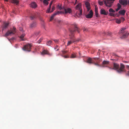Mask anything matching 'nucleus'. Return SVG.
I'll return each mask as SVG.
<instances>
[{
  "label": "nucleus",
  "instance_id": "1",
  "mask_svg": "<svg viewBox=\"0 0 129 129\" xmlns=\"http://www.w3.org/2000/svg\"><path fill=\"white\" fill-rule=\"evenodd\" d=\"M69 31L70 33V34L69 35V38L70 40L68 41L67 46H69L72 43L75 42H78L80 40V39L76 38L74 35V32L76 31H77L78 33L80 32L79 29L76 24H73L72 28L69 29Z\"/></svg>",
  "mask_w": 129,
  "mask_h": 129
},
{
  "label": "nucleus",
  "instance_id": "2",
  "mask_svg": "<svg viewBox=\"0 0 129 129\" xmlns=\"http://www.w3.org/2000/svg\"><path fill=\"white\" fill-rule=\"evenodd\" d=\"M125 68L124 65L122 63H120V67L119 64L113 62V70H116L119 73L121 74L125 72L126 70Z\"/></svg>",
  "mask_w": 129,
  "mask_h": 129
},
{
  "label": "nucleus",
  "instance_id": "3",
  "mask_svg": "<svg viewBox=\"0 0 129 129\" xmlns=\"http://www.w3.org/2000/svg\"><path fill=\"white\" fill-rule=\"evenodd\" d=\"M126 28L124 27L121 28L119 31V33L121 34L120 38L124 39L126 38L129 35V33L127 31L125 30Z\"/></svg>",
  "mask_w": 129,
  "mask_h": 129
},
{
  "label": "nucleus",
  "instance_id": "4",
  "mask_svg": "<svg viewBox=\"0 0 129 129\" xmlns=\"http://www.w3.org/2000/svg\"><path fill=\"white\" fill-rule=\"evenodd\" d=\"M98 58L96 57L93 58L89 57L88 58L86 62L90 64L92 63L95 66H99V65L97 63V61H96V60H98Z\"/></svg>",
  "mask_w": 129,
  "mask_h": 129
},
{
  "label": "nucleus",
  "instance_id": "5",
  "mask_svg": "<svg viewBox=\"0 0 129 129\" xmlns=\"http://www.w3.org/2000/svg\"><path fill=\"white\" fill-rule=\"evenodd\" d=\"M81 4L79 3L75 7L76 10H77L76 12V14H78L79 16H81L82 14V9L81 8Z\"/></svg>",
  "mask_w": 129,
  "mask_h": 129
},
{
  "label": "nucleus",
  "instance_id": "6",
  "mask_svg": "<svg viewBox=\"0 0 129 129\" xmlns=\"http://www.w3.org/2000/svg\"><path fill=\"white\" fill-rule=\"evenodd\" d=\"M16 28L14 27L13 29H11L10 30H8L5 34V36L7 37L14 34L16 32Z\"/></svg>",
  "mask_w": 129,
  "mask_h": 129
},
{
  "label": "nucleus",
  "instance_id": "7",
  "mask_svg": "<svg viewBox=\"0 0 129 129\" xmlns=\"http://www.w3.org/2000/svg\"><path fill=\"white\" fill-rule=\"evenodd\" d=\"M104 2L106 5L109 7H111L113 4V0H105Z\"/></svg>",
  "mask_w": 129,
  "mask_h": 129
},
{
  "label": "nucleus",
  "instance_id": "8",
  "mask_svg": "<svg viewBox=\"0 0 129 129\" xmlns=\"http://www.w3.org/2000/svg\"><path fill=\"white\" fill-rule=\"evenodd\" d=\"M31 45L29 44H28L25 45L23 48V50L29 52L30 51Z\"/></svg>",
  "mask_w": 129,
  "mask_h": 129
},
{
  "label": "nucleus",
  "instance_id": "9",
  "mask_svg": "<svg viewBox=\"0 0 129 129\" xmlns=\"http://www.w3.org/2000/svg\"><path fill=\"white\" fill-rule=\"evenodd\" d=\"M37 26V23L36 21H33L29 25V27L30 28L33 29L35 28Z\"/></svg>",
  "mask_w": 129,
  "mask_h": 129
},
{
  "label": "nucleus",
  "instance_id": "10",
  "mask_svg": "<svg viewBox=\"0 0 129 129\" xmlns=\"http://www.w3.org/2000/svg\"><path fill=\"white\" fill-rule=\"evenodd\" d=\"M93 14V13L92 11L91 10L90 11L89 13L85 15V17L86 18H90L92 17Z\"/></svg>",
  "mask_w": 129,
  "mask_h": 129
},
{
  "label": "nucleus",
  "instance_id": "11",
  "mask_svg": "<svg viewBox=\"0 0 129 129\" xmlns=\"http://www.w3.org/2000/svg\"><path fill=\"white\" fill-rule=\"evenodd\" d=\"M41 54L42 55L47 54L50 56L52 55V53H49L48 50H44L41 53Z\"/></svg>",
  "mask_w": 129,
  "mask_h": 129
},
{
  "label": "nucleus",
  "instance_id": "12",
  "mask_svg": "<svg viewBox=\"0 0 129 129\" xmlns=\"http://www.w3.org/2000/svg\"><path fill=\"white\" fill-rule=\"evenodd\" d=\"M119 3L122 5H126L127 4V1L125 0H119Z\"/></svg>",
  "mask_w": 129,
  "mask_h": 129
},
{
  "label": "nucleus",
  "instance_id": "13",
  "mask_svg": "<svg viewBox=\"0 0 129 129\" xmlns=\"http://www.w3.org/2000/svg\"><path fill=\"white\" fill-rule=\"evenodd\" d=\"M100 13L101 14L107 15L108 14V12H106L103 9H102L100 10Z\"/></svg>",
  "mask_w": 129,
  "mask_h": 129
},
{
  "label": "nucleus",
  "instance_id": "14",
  "mask_svg": "<svg viewBox=\"0 0 129 129\" xmlns=\"http://www.w3.org/2000/svg\"><path fill=\"white\" fill-rule=\"evenodd\" d=\"M9 23H4L2 27V30H3L7 28L9 25Z\"/></svg>",
  "mask_w": 129,
  "mask_h": 129
},
{
  "label": "nucleus",
  "instance_id": "15",
  "mask_svg": "<svg viewBox=\"0 0 129 129\" xmlns=\"http://www.w3.org/2000/svg\"><path fill=\"white\" fill-rule=\"evenodd\" d=\"M85 5L87 10V11H88L90 9V3L88 2H86L85 3Z\"/></svg>",
  "mask_w": 129,
  "mask_h": 129
},
{
  "label": "nucleus",
  "instance_id": "16",
  "mask_svg": "<svg viewBox=\"0 0 129 129\" xmlns=\"http://www.w3.org/2000/svg\"><path fill=\"white\" fill-rule=\"evenodd\" d=\"M102 63L103 67H105L109 64V62L108 61L104 60Z\"/></svg>",
  "mask_w": 129,
  "mask_h": 129
},
{
  "label": "nucleus",
  "instance_id": "17",
  "mask_svg": "<svg viewBox=\"0 0 129 129\" xmlns=\"http://www.w3.org/2000/svg\"><path fill=\"white\" fill-rule=\"evenodd\" d=\"M36 18V15L35 13L32 14L30 16V18L31 20H34Z\"/></svg>",
  "mask_w": 129,
  "mask_h": 129
},
{
  "label": "nucleus",
  "instance_id": "18",
  "mask_svg": "<svg viewBox=\"0 0 129 129\" xmlns=\"http://www.w3.org/2000/svg\"><path fill=\"white\" fill-rule=\"evenodd\" d=\"M65 13L67 14L68 13H70L72 12V10L70 8H67L64 9Z\"/></svg>",
  "mask_w": 129,
  "mask_h": 129
},
{
  "label": "nucleus",
  "instance_id": "19",
  "mask_svg": "<svg viewBox=\"0 0 129 129\" xmlns=\"http://www.w3.org/2000/svg\"><path fill=\"white\" fill-rule=\"evenodd\" d=\"M31 7L33 8H35L37 7V5L35 3L32 2L30 4Z\"/></svg>",
  "mask_w": 129,
  "mask_h": 129
},
{
  "label": "nucleus",
  "instance_id": "20",
  "mask_svg": "<svg viewBox=\"0 0 129 129\" xmlns=\"http://www.w3.org/2000/svg\"><path fill=\"white\" fill-rule=\"evenodd\" d=\"M125 11L124 10H123L119 11V13L120 14L124 15H125Z\"/></svg>",
  "mask_w": 129,
  "mask_h": 129
},
{
  "label": "nucleus",
  "instance_id": "21",
  "mask_svg": "<svg viewBox=\"0 0 129 129\" xmlns=\"http://www.w3.org/2000/svg\"><path fill=\"white\" fill-rule=\"evenodd\" d=\"M109 11L110 12L109 15L111 16H113V9L110 8L109 9Z\"/></svg>",
  "mask_w": 129,
  "mask_h": 129
},
{
  "label": "nucleus",
  "instance_id": "22",
  "mask_svg": "<svg viewBox=\"0 0 129 129\" xmlns=\"http://www.w3.org/2000/svg\"><path fill=\"white\" fill-rule=\"evenodd\" d=\"M95 13L96 17H98V8L97 7H95Z\"/></svg>",
  "mask_w": 129,
  "mask_h": 129
},
{
  "label": "nucleus",
  "instance_id": "23",
  "mask_svg": "<svg viewBox=\"0 0 129 129\" xmlns=\"http://www.w3.org/2000/svg\"><path fill=\"white\" fill-rule=\"evenodd\" d=\"M117 6L118 7V8L116 9V11H118L120 9L121 7V5L119 3H118L117 4Z\"/></svg>",
  "mask_w": 129,
  "mask_h": 129
},
{
  "label": "nucleus",
  "instance_id": "24",
  "mask_svg": "<svg viewBox=\"0 0 129 129\" xmlns=\"http://www.w3.org/2000/svg\"><path fill=\"white\" fill-rule=\"evenodd\" d=\"M25 35V33H23L20 36V38L21 39V41H23L24 40L22 38L24 37Z\"/></svg>",
  "mask_w": 129,
  "mask_h": 129
},
{
  "label": "nucleus",
  "instance_id": "25",
  "mask_svg": "<svg viewBox=\"0 0 129 129\" xmlns=\"http://www.w3.org/2000/svg\"><path fill=\"white\" fill-rule=\"evenodd\" d=\"M39 34V31L35 32L34 33L33 36H34V37H35L37 36Z\"/></svg>",
  "mask_w": 129,
  "mask_h": 129
},
{
  "label": "nucleus",
  "instance_id": "26",
  "mask_svg": "<svg viewBox=\"0 0 129 129\" xmlns=\"http://www.w3.org/2000/svg\"><path fill=\"white\" fill-rule=\"evenodd\" d=\"M115 21L116 23L118 24H120L121 22V20L120 19H116Z\"/></svg>",
  "mask_w": 129,
  "mask_h": 129
},
{
  "label": "nucleus",
  "instance_id": "27",
  "mask_svg": "<svg viewBox=\"0 0 129 129\" xmlns=\"http://www.w3.org/2000/svg\"><path fill=\"white\" fill-rule=\"evenodd\" d=\"M12 3L16 4L18 3V1L17 0H12Z\"/></svg>",
  "mask_w": 129,
  "mask_h": 129
},
{
  "label": "nucleus",
  "instance_id": "28",
  "mask_svg": "<svg viewBox=\"0 0 129 129\" xmlns=\"http://www.w3.org/2000/svg\"><path fill=\"white\" fill-rule=\"evenodd\" d=\"M76 57V55L75 54H72L71 56H70L71 58H74Z\"/></svg>",
  "mask_w": 129,
  "mask_h": 129
},
{
  "label": "nucleus",
  "instance_id": "29",
  "mask_svg": "<svg viewBox=\"0 0 129 129\" xmlns=\"http://www.w3.org/2000/svg\"><path fill=\"white\" fill-rule=\"evenodd\" d=\"M47 1V0H44L43 2V3L47 5H48L49 3Z\"/></svg>",
  "mask_w": 129,
  "mask_h": 129
},
{
  "label": "nucleus",
  "instance_id": "30",
  "mask_svg": "<svg viewBox=\"0 0 129 129\" xmlns=\"http://www.w3.org/2000/svg\"><path fill=\"white\" fill-rule=\"evenodd\" d=\"M59 13V11H58L56 12L53 14L52 15L54 17L55 15L58 14Z\"/></svg>",
  "mask_w": 129,
  "mask_h": 129
},
{
  "label": "nucleus",
  "instance_id": "31",
  "mask_svg": "<svg viewBox=\"0 0 129 129\" xmlns=\"http://www.w3.org/2000/svg\"><path fill=\"white\" fill-rule=\"evenodd\" d=\"M53 40L56 43H59V41L57 39H53Z\"/></svg>",
  "mask_w": 129,
  "mask_h": 129
},
{
  "label": "nucleus",
  "instance_id": "32",
  "mask_svg": "<svg viewBox=\"0 0 129 129\" xmlns=\"http://www.w3.org/2000/svg\"><path fill=\"white\" fill-rule=\"evenodd\" d=\"M98 3L99 5L101 6H102L103 5V2L99 1Z\"/></svg>",
  "mask_w": 129,
  "mask_h": 129
},
{
  "label": "nucleus",
  "instance_id": "33",
  "mask_svg": "<svg viewBox=\"0 0 129 129\" xmlns=\"http://www.w3.org/2000/svg\"><path fill=\"white\" fill-rule=\"evenodd\" d=\"M50 8H49L46 11V13H50Z\"/></svg>",
  "mask_w": 129,
  "mask_h": 129
},
{
  "label": "nucleus",
  "instance_id": "34",
  "mask_svg": "<svg viewBox=\"0 0 129 129\" xmlns=\"http://www.w3.org/2000/svg\"><path fill=\"white\" fill-rule=\"evenodd\" d=\"M55 9V7L54 6H53L52 9V10L50 11V13H51Z\"/></svg>",
  "mask_w": 129,
  "mask_h": 129
},
{
  "label": "nucleus",
  "instance_id": "35",
  "mask_svg": "<svg viewBox=\"0 0 129 129\" xmlns=\"http://www.w3.org/2000/svg\"><path fill=\"white\" fill-rule=\"evenodd\" d=\"M52 43V41H49L47 43V45H50Z\"/></svg>",
  "mask_w": 129,
  "mask_h": 129
},
{
  "label": "nucleus",
  "instance_id": "36",
  "mask_svg": "<svg viewBox=\"0 0 129 129\" xmlns=\"http://www.w3.org/2000/svg\"><path fill=\"white\" fill-rule=\"evenodd\" d=\"M43 39L42 38H41L37 42V43H40L41 41H42Z\"/></svg>",
  "mask_w": 129,
  "mask_h": 129
},
{
  "label": "nucleus",
  "instance_id": "37",
  "mask_svg": "<svg viewBox=\"0 0 129 129\" xmlns=\"http://www.w3.org/2000/svg\"><path fill=\"white\" fill-rule=\"evenodd\" d=\"M54 17V16H53V15H52L51 16V17H50V21H51L53 19Z\"/></svg>",
  "mask_w": 129,
  "mask_h": 129
},
{
  "label": "nucleus",
  "instance_id": "38",
  "mask_svg": "<svg viewBox=\"0 0 129 129\" xmlns=\"http://www.w3.org/2000/svg\"><path fill=\"white\" fill-rule=\"evenodd\" d=\"M88 28H87L85 27L84 28L83 31H87L88 30Z\"/></svg>",
  "mask_w": 129,
  "mask_h": 129
},
{
  "label": "nucleus",
  "instance_id": "39",
  "mask_svg": "<svg viewBox=\"0 0 129 129\" xmlns=\"http://www.w3.org/2000/svg\"><path fill=\"white\" fill-rule=\"evenodd\" d=\"M120 19L121 20V21H122V22L124 21L125 20L124 18L123 17H121Z\"/></svg>",
  "mask_w": 129,
  "mask_h": 129
},
{
  "label": "nucleus",
  "instance_id": "40",
  "mask_svg": "<svg viewBox=\"0 0 129 129\" xmlns=\"http://www.w3.org/2000/svg\"><path fill=\"white\" fill-rule=\"evenodd\" d=\"M61 56L62 57H64V58H68L69 57L68 55L63 56V55H61Z\"/></svg>",
  "mask_w": 129,
  "mask_h": 129
},
{
  "label": "nucleus",
  "instance_id": "41",
  "mask_svg": "<svg viewBox=\"0 0 129 129\" xmlns=\"http://www.w3.org/2000/svg\"><path fill=\"white\" fill-rule=\"evenodd\" d=\"M62 52L63 54H65L67 53V51H62Z\"/></svg>",
  "mask_w": 129,
  "mask_h": 129
},
{
  "label": "nucleus",
  "instance_id": "42",
  "mask_svg": "<svg viewBox=\"0 0 129 129\" xmlns=\"http://www.w3.org/2000/svg\"><path fill=\"white\" fill-rule=\"evenodd\" d=\"M52 2L49 5V8H51V6L52 5Z\"/></svg>",
  "mask_w": 129,
  "mask_h": 129
},
{
  "label": "nucleus",
  "instance_id": "43",
  "mask_svg": "<svg viewBox=\"0 0 129 129\" xmlns=\"http://www.w3.org/2000/svg\"><path fill=\"white\" fill-rule=\"evenodd\" d=\"M19 30L20 31H23V28L21 27H20L19 28Z\"/></svg>",
  "mask_w": 129,
  "mask_h": 129
},
{
  "label": "nucleus",
  "instance_id": "44",
  "mask_svg": "<svg viewBox=\"0 0 129 129\" xmlns=\"http://www.w3.org/2000/svg\"><path fill=\"white\" fill-rule=\"evenodd\" d=\"M58 8L60 9V10H61V9H62V8L60 6H59V5L58 6Z\"/></svg>",
  "mask_w": 129,
  "mask_h": 129
},
{
  "label": "nucleus",
  "instance_id": "45",
  "mask_svg": "<svg viewBox=\"0 0 129 129\" xmlns=\"http://www.w3.org/2000/svg\"><path fill=\"white\" fill-rule=\"evenodd\" d=\"M61 20H58L57 21V22L59 24L61 23Z\"/></svg>",
  "mask_w": 129,
  "mask_h": 129
},
{
  "label": "nucleus",
  "instance_id": "46",
  "mask_svg": "<svg viewBox=\"0 0 129 129\" xmlns=\"http://www.w3.org/2000/svg\"><path fill=\"white\" fill-rule=\"evenodd\" d=\"M127 75L129 76V71L127 72V73L126 74Z\"/></svg>",
  "mask_w": 129,
  "mask_h": 129
},
{
  "label": "nucleus",
  "instance_id": "47",
  "mask_svg": "<svg viewBox=\"0 0 129 129\" xmlns=\"http://www.w3.org/2000/svg\"><path fill=\"white\" fill-rule=\"evenodd\" d=\"M58 47V45H56V47L54 49H56V48H57Z\"/></svg>",
  "mask_w": 129,
  "mask_h": 129
},
{
  "label": "nucleus",
  "instance_id": "48",
  "mask_svg": "<svg viewBox=\"0 0 129 129\" xmlns=\"http://www.w3.org/2000/svg\"><path fill=\"white\" fill-rule=\"evenodd\" d=\"M126 67L128 69L129 68V66L127 65L126 66Z\"/></svg>",
  "mask_w": 129,
  "mask_h": 129
},
{
  "label": "nucleus",
  "instance_id": "49",
  "mask_svg": "<svg viewBox=\"0 0 129 129\" xmlns=\"http://www.w3.org/2000/svg\"><path fill=\"white\" fill-rule=\"evenodd\" d=\"M113 56H117L116 55V54H114V53H113Z\"/></svg>",
  "mask_w": 129,
  "mask_h": 129
},
{
  "label": "nucleus",
  "instance_id": "50",
  "mask_svg": "<svg viewBox=\"0 0 129 129\" xmlns=\"http://www.w3.org/2000/svg\"><path fill=\"white\" fill-rule=\"evenodd\" d=\"M59 50V48H58L56 50V51H58V50Z\"/></svg>",
  "mask_w": 129,
  "mask_h": 129
},
{
  "label": "nucleus",
  "instance_id": "51",
  "mask_svg": "<svg viewBox=\"0 0 129 129\" xmlns=\"http://www.w3.org/2000/svg\"><path fill=\"white\" fill-rule=\"evenodd\" d=\"M123 62L125 63H126L127 62V61H124Z\"/></svg>",
  "mask_w": 129,
  "mask_h": 129
},
{
  "label": "nucleus",
  "instance_id": "52",
  "mask_svg": "<svg viewBox=\"0 0 129 129\" xmlns=\"http://www.w3.org/2000/svg\"><path fill=\"white\" fill-rule=\"evenodd\" d=\"M4 0L6 1H8V0Z\"/></svg>",
  "mask_w": 129,
  "mask_h": 129
},
{
  "label": "nucleus",
  "instance_id": "53",
  "mask_svg": "<svg viewBox=\"0 0 129 129\" xmlns=\"http://www.w3.org/2000/svg\"><path fill=\"white\" fill-rule=\"evenodd\" d=\"M77 0H76V2L77 3Z\"/></svg>",
  "mask_w": 129,
  "mask_h": 129
},
{
  "label": "nucleus",
  "instance_id": "54",
  "mask_svg": "<svg viewBox=\"0 0 129 129\" xmlns=\"http://www.w3.org/2000/svg\"><path fill=\"white\" fill-rule=\"evenodd\" d=\"M113 13L115 12V11L114 10H113Z\"/></svg>",
  "mask_w": 129,
  "mask_h": 129
},
{
  "label": "nucleus",
  "instance_id": "55",
  "mask_svg": "<svg viewBox=\"0 0 129 129\" xmlns=\"http://www.w3.org/2000/svg\"><path fill=\"white\" fill-rule=\"evenodd\" d=\"M47 1H49L50 0H47Z\"/></svg>",
  "mask_w": 129,
  "mask_h": 129
},
{
  "label": "nucleus",
  "instance_id": "56",
  "mask_svg": "<svg viewBox=\"0 0 129 129\" xmlns=\"http://www.w3.org/2000/svg\"><path fill=\"white\" fill-rule=\"evenodd\" d=\"M113 16H114V14H113Z\"/></svg>",
  "mask_w": 129,
  "mask_h": 129
},
{
  "label": "nucleus",
  "instance_id": "57",
  "mask_svg": "<svg viewBox=\"0 0 129 129\" xmlns=\"http://www.w3.org/2000/svg\"><path fill=\"white\" fill-rule=\"evenodd\" d=\"M76 3L75 2V4H76Z\"/></svg>",
  "mask_w": 129,
  "mask_h": 129
},
{
  "label": "nucleus",
  "instance_id": "58",
  "mask_svg": "<svg viewBox=\"0 0 129 129\" xmlns=\"http://www.w3.org/2000/svg\"><path fill=\"white\" fill-rule=\"evenodd\" d=\"M115 1V0H113V2Z\"/></svg>",
  "mask_w": 129,
  "mask_h": 129
}]
</instances>
